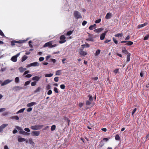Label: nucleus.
Wrapping results in <instances>:
<instances>
[{
    "label": "nucleus",
    "mask_w": 149,
    "mask_h": 149,
    "mask_svg": "<svg viewBox=\"0 0 149 149\" xmlns=\"http://www.w3.org/2000/svg\"><path fill=\"white\" fill-rule=\"evenodd\" d=\"M43 126V125H36L31 126V128L32 130H38L41 129Z\"/></svg>",
    "instance_id": "1"
},
{
    "label": "nucleus",
    "mask_w": 149,
    "mask_h": 149,
    "mask_svg": "<svg viewBox=\"0 0 149 149\" xmlns=\"http://www.w3.org/2000/svg\"><path fill=\"white\" fill-rule=\"evenodd\" d=\"M56 44L52 45V41H50L45 43L43 45V47H49V48H52L55 47L56 46Z\"/></svg>",
    "instance_id": "2"
},
{
    "label": "nucleus",
    "mask_w": 149,
    "mask_h": 149,
    "mask_svg": "<svg viewBox=\"0 0 149 149\" xmlns=\"http://www.w3.org/2000/svg\"><path fill=\"white\" fill-rule=\"evenodd\" d=\"M74 15L75 18L77 19L81 18L82 17L80 13L78 11H74Z\"/></svg>",
    "instance_id": "3"
},
{
    "label": "nucleus",
    "mask_w": 149,
    "mask_h": 149,
    "mask_svg": "<svg viewBox=\"0 0 149 149\" xmlns=\"http://www.w3.org/2000/svg\"><path fill=\"white\" fill-rule=\"evenodd\" d=\"M15 127L19 130L20 131L19 132V133L25 135H29V133L25 132L23 131L22 129L19 127L18 126H16Z\"/></svg>",
    "instance_id": "4"
},
{
    "label": "nucleus",
    "mask_w": 149,
    "mask_h": 149,
    "mask_svg": "<svg viewBox=\"0 0 149 149\" xmlns=\"http://www.w3.org/2000/svg\"><path fill=\"white\" fill-rule=\"evenodd\" d=\"M60 40L59 41V43L60 44L63 43L66 41V37L63 35H62L60 37Z\"/></svg>",
    "instance_id": "5"
},
{
    "label": "nucleus",
    "mask_w": 149,
    "mask_h": 149,
    "mask_svg": "<svg viewBox=\"0 0 149 149\" xmlns=\"http://www.w3.org/2000/svg\"><path fill=\"white\" fill-rule=\"evenodd\" d=\"M20 54V53H19L13 56L11 59V61L13 62H16L17 60V58L19 56Z\"/></svg>",
    "instance_id": "6"
},
{
    "label": "nucleus",
    "mask_w": 149,
    "mask_h": 149,
    "mask_svg": "<svg viewBox=\"0 0 149 149\" xmlns=\"http://www.w3.org/2000/svg\"><path fill=\"white\" fill-rule=\"evenodd\" d=\"M40 134V132L39 131H33L31 133V135L34 136H38Z\"/></svg>",
    "instance_id": "7"
},
{
    "label": "nucleus",
    "mask_w": 149,
    "mask_h": 149,
    "mask_svg": "<svg viewBox=\"0 0 149 149\" xmlns=\"http://www.w3.org/2000/svg\"><path fill=\"white\" fill-rule=\"evenodd\" d=\"M23 89V88L19 86H14L13 88V90L14 91H15L16 92L22 89Z\"/></svg>",
    "instance_id": "8"
},
{
    "label": "nucleus",
    "mask_w": 149,
    "mask_h": 149,
    "mask_svg": "<svg viewBox=\"0 0 149 149\" xmlns=\"http://www.w3.org/2000/svg\"><path fill=\"white\" fill-rule=\"evenodd\" d=\"M13 81V80H10L9 79H6L5 80L3 83H2L1 84V86H3L5 85H6L10 82H11L12 81Z\"/></svg>",
    "instance_id": "9"
},
{
    "label": "nucleus",
    "mask_w": 149,
    "mask_h": 149,
    "mask_svg": "<svg viewBox=\"0 0 149 149\" xmlns=\"http://www.w3.org/2000/svg\"><path fill=\"white\" fill-rule=\"evenodd\" d=\"M8 125V124H3L0 126V132H2L3 130Z\"/></svg>",
    "instance_id": "10"
},
{
    "label": "nucleus",
    "mask_w": 149,
    "mask_h": 149,
    "mask_svg": "<svg viewBox=\"0 0 149 149\" xmlns=\"http://www.w3.org/2000/svg\"><path fill=\"white\" fill-rule=\"evenodd\" d=\"M104 29L102 28H99L97 29H95L94 30V31L98 33H100Z\"/></svg>",
    "instance_id": "11"
},
{
    "label": "nucleus",
    "mask_w": 149,
    "mask_h": 149,
    "mask_svg": "<svg viewBox=\"0 0 149 149\" xmlns=\"http://www.w3.org/2000/svg\"><path fill=\"white\" fill-rule=\"evenodd\" d=\"M26 143H29L30 144H31L33 146L35 144L32 139L31 138L29 139L26 140Z\"/></svg>",
    "instance_id": "12"
},
{
    "label": "nucleus",
    "mask_w": 149,
    "mask_h": 149,
    "mask_svg": "<svg viewBox=\"0 0 149 149\" xmlns=\"http://www.w3.org/2000/svg\"><path fill=\"white\" fill-rule=\"evenodd\" d=\"M79 54L81 56H85L87 55V53L83 51L82 49H80Z\"/></svg>",
    "instance_id": "13"
},
{
    "label": "nucleus",
    "mask_w": 149,
    "mask_h": 149,
    "mask_svg": "<svg viewBox=\"0 0 149 149\" xmlns=\"http://www.w3.org/2000/svg\"><path fill=\"white\" fill-rule=\"evenodd\" d=\"M41 77H39L37 76H34L32 78V79L33 81H38L39 80Z\"/></svg>",
    "instance_id": "14"
},
{
    "label": "nucleus",
    "mask_w": 149,
    "mask_h": 149,
    "mask_svg": "<svg viewBox=\"0 0 149 149\" xmlns=\"http://www.w3.org/2000/svg\"><path fill=\"white\" fill-rule=\"evenodd\" d=\"M37 103L35 102H32L27 104L26 105L27 107H31L36 105Z\"/></svg>",
    "instance_id": "15"
},
{
    "label": "nucleus",
    "mask_w": 149,
    "mask_h": 149,
    "mask_svg": "<svg viewBox=\"0 0 149 149\" xmlns=\"http://www.w3.org/2000/svg\"><path fill=\"white\" fill-rule=\"evenodd\" d=\"M107 31H105L104 33H102L100 36V39L101 40H104Z\"/></svg>",
    "instance_id": "16"
},
{
    "label": "nucleus",
    "mask_w": 149,
    "mask_h": 149,
    "mask_svg": "<svg viewBox=\"0 0 149 149\" xmlns=\"http://www.w3.org/2000/svg\"><path fill=\"white\" fill-rule=\"evenodd\" d=\"M86 40L93 42L94 41V39L91 35L90 34L88 36V38L86 39Z\"/></svg>",
    "instance_id": "17"
},
{
    "label": "nucleus",
    "mask_w": 149,
    "mask_h": 149,
    "mask_svg": "<svg viewBox=\"0 0 149 149\" xmlns=\"http://www.w3.org/2000/svg\"><path fill=\"white\" fill-rule=\"evenodd\" d=\"M31 65L32 66H38L39 65V63L37 62H35L31 63Z\"/></svg>",
    "instance_id": "18"
},
{
    "label": "nucleus",
    "mask_w": 149,
    "mask_h": 149,
    "mask_svg": "<svg viewBox=\"0 0 149 149\" xmlns=\"http://www.w3.org/2000/svg\"><path fill=\"white\" fill-rule=\"evenodd\" d=\"M19 72L22 73L26 70V68H23L22 67H21L19 68Z\"/></svg>",
    "instance_id": "19"
},
{
    "label": "nucleus",
    "mask_w": 149,
    "mask_h": 149,
    "mask_svg": "<svg viewBox=\"0 0 149 149\" xmlns=\"http://www.w3.org/2000/svg\"><path fill=\"white\" fill-rule=\"evenodd\" d=\"M96 24H94L93 25L90 26L89 27V29L90 30H93V29H95L96 28Z\"/></svg>",
    "instance_id": "20"
},
{
    "label": "nucleus",
    "mask_w": 149,
    "mask_h": 149,
    "mask_svg": "<svg viewBox=\"0 0 149 149\" xmlns=\"http://www.w3.org/2000/svg\"><path fill=\"white\" fill-rule=\"evenodd\" d=\"M111 14L110 13H107L105 16V18L106 19H109L111 18Z\"/></svg>",
    "instance_id": "21"
},
{
    "label": "nucleus",
    "mask_w": 149,
    "mask_h": 149,
    "mask_svg": "<svg viewBox=\"0 0 149 149\" xmlns=\"http://www.w3.org/2000/svg\"><path fill=\"white\" fill-rule=\"evenodd\" d=\"M26 139L22 137H18V141L19 142H22L23 141H26Z\"/></svg>",
    "instance_id": "22"
},
{
    "label": "nucleus",
    "mask_w": 149,
    "mask_h": 149,
    "mask_svg": "<svg viewBox=\"0 0 149 149\" xmlns=\"http://www.w3.org/2000/svg\"><path fill=\"white\" fill-rule=\"evenodd\" d=\"M147 24V23H145L144 24H139L138 26V27L139 28H140L143 27L144 26H146Z\"/></svg>",
    "instance_id": "23"
},
{
    "label": "nucleus",
    "mask_w": 149,
    "mask_h": 149,
    "mask_svg": "<svg viewBox=\"0 0 149 149\" xmlns=\"http://www.w3.org/2000/svg\"><path fill=\"white\" fill-rule=\"evenodd\" d=\"M62 70H57L56 72V75H60L61 74Z\"/></svg>",
    "instance_id": "24"
},
{
    "label": "nucleus",
    "mask_w": 149,
    "mask_h": 149,
    "mask_svg": "<svg viewBox=\"0 0 149 149\" xmlns=\"http://www.w3.org/2000/svg\"><path fill=\"white\" fill-rule=\"evenodd\" d=\"M11 119H14L16 120H18L19 119V118L17 116H14L11 117L10 118Z\"/></svg>",
    "instance_id": "25"
},
{
    "label": "nucleus",
    "mask_w": 149,
    "mask_h": 149,
    "mask_svg": "<svg viewBox=\"0 0 149 149\" xmlns=\"http://www.w3.org/2000/svg\"><path fill=\"white\" fill-rule=\"evenodd\" d=\"M28 57L27 56L24 55L22 58L21 61L22 62H23L24 61L26 60L27 59Z\"/></svg>",
    "instance_id": "26"
},
{
    "label": "nucleus",
    "mask_w": 149,
    "mask_h": 149,
    "mask_svg": "<svg viewBox=\"0 0 149 149\" xmlns=\"http://www.w3.org/2000/svg\"><path fill=\"white\" fill-rule=\"evenodd\" d=\"M133 43V42L130 41H127V43L125 44V45L128 46H130L132 45Z\"/></svg>",
    "instance_id": "27"
},
{
    "label": "nucleus",
    "mask_w": 149,
    "mask_h": 149,
    "mask_svg": "<svg viewBox=\"0 0 149 149\" xmlns=\"http://www.w3.org/2000/svg\"><path fill=\"white\" fill-rule=\"evenodd\" d=\"M82 47V48L84 49L85 47H90V45L88 44H86L85 45H81Z\"/></svg>",
    "instance_id": "28"
},
{
    "label": "nucleus",
    "mask_w": 149,
    "mask_h": 149,
    "mask_svg": "<svg viewBox=\"0 0 149 149\" xmlns=\"http://www.w3.org/2000/svg\"><path fill=\"white\" fill-rule=\"evenodd\" d=\"M114 36L116 37H122L123 36V34L122 33H118L115 34Z\"/></svg>",
    "instance_id": "29"
},
{
    "label": "nucleus",
    "mask_w": 149,
    "mask_h": 149,
    "mask_svg": "<svg viewBox=\"0 0 149 149\" xmlns=\"http://www.w3.org/2000/svg\"><path fill=\"white\" fill-rule=\"evenodd\" d=\"M25 108H22L20 109L19 111H18L17 113V114H18L20 113H23L24 110H25Z\"/></svg>",
    "instance_id": "30"
},
{
    "label": "nucleus",
    "mask_w": 149,
    "mask_h": 149,
    "mask_svg": "<svg viewBox=\"0 0 149 149\" xmlns=\"http://www.w3.org/2000/svg\"><path fill=\"white\" fill-rule=\"evenodd\" d=\"M15 42V43H22L24 42L25 40H19V41L14 40Z\"/></svg>",
    "instance_id": "31"
},
{
    "label": "nucleus",
    "mask_w": 149,
    "mask_h": 149,
    "mask_svg": "<svg viewBox=\"0 0 149 149\" xmlns=\"http://www.w3.org/2000/svg\"><path fill=\"white\" fill-rule=\"evenodd\" d=\"M101 50L100 49H97L95 54V56H98L100 54Z\"/></svg>",
    "instance_id": "32"
},
{
    "label": "nucleus",
    "mask_w": 149,
    "mask_h": 149,
    "mask_svg": "<svg viewBox=\"0 0 149 149\" xmlns=\"http://www.w3.org/2000/svg\"><path fill=\"white\" fill-rule=\"evenodd\" d=\"M88 97H89V101L92 102L93 100V97L92 95H88Z\"/></svg>",
    "instance_id": "33"
},
{
    "label": "nucleus",
    "mask_w": 149,
    "mask_h": 149,
    "mask_svg": "<svg viewBox=\"0 0 149 149\" xmlns=\"http://www.w3.org/2000/svg\"><path fill=\"white\" fill-rule=\"evenodd\" d=\"M131 55L130 53H129L127 55V62H129L130 60V56Z\"/></svg>",
    "instance_id": "34"
},
{
    "label": "nucleus",
    "mask_w": 149,
    "mask_h": 149,
    "mask_svg": "<svg viewBox=\"0 0 149 149\" xmlns=\"http://www.w3.org/2000/svg\"><path fill=\"white\" fill-rule=\"evenodd\" d=\"M53 75V74L52 73H50L49 74H45V76L46 77H52Z\"/></svg>",
    "instance_id": "35"
},
{
    "label": "nucleus",
    "mask_w": 149,
    "mask_h": 149,
    "mask_svg": "<svg viewBox=\"0 0 149 149\" xmlns=\"http://www.w3.org/2000/svg\"><path fill=\"white\" fill-rule=\"evenodd\" d=\"M15 82L16 83H18L19 81V78L18 77H16L15 79Z\"/></svg>",
    "instance_id": "36"
},
{
    "label": "nucleus",
    "mask_w": 149,
    "mask_h": 149,
    "mask_svg": "<svg viewBox=\"0 0 149 149\" xmlns=\"http://www.w3.org/2000/svg\"><path fill=\"white\" fill-rule=\"evenodd\" d=\"M56 127V126L55 125H52L51 126V131H53L55 129Z\"/></svg>",
    "instance_id": "37"
},
{
    "label": "nucleus",
    "mask_w": 149,
    "mask_h": 149,
    "mask_svg": "<svg viewBox=\"0 0 149 149\" xmlns=\"http://www.w3.org/2000/svg\"><path fill=\"white\" fill-rule=\"evenodd\" d=\"M149 38V33L146 35L144 37V40H147Z\"/></svg>",
    "instance_id": "38"
},
{
    "label": "nucleus",
    "mask_w": 149,
    "mask_h": 149,
    "mask_svg": "<svg viewBox=\"0 0 149 149\" xmlns=\"http://www.w3.org/2000/svg\"><path fill=\"white\" fill-rule=\"evenodd\" d=\"M122 52L123 53H125V54H127L128 53L127 51L126 50L125 48H124L122 50Z\"/></svg>",
    "instance_id": "39"
},
{
    "label": "nucleus",
    "mask_w": 149,
    "mask_h": 149,
    "mask_svg": "<svg viewBox=\"0 0 149 149\" xmlns=\"http://www.w3.org/2000/svg\"><path fill=\"white\" fill-rule=\"evenodd\" d=\"M73 32V31H70L68 32L67 33V36H70L71 35Z\"/></svg>",
    "instance_id": "40"
},
{
    "label": "nucleus",
    "mask_w": 149,
    "mask_h": 149,
    "mask_svg": "<svg viewBox=\"0 0 149 149\" xmlns=\"http://www.w3.org/2000/svg\"><path fill=\"white\" fill-rule=\"evenodd\" d=\"M91 103V102L89 100H87L86 101V104L87 105H89Z\"/></svg>",
    "instance_id": "41"
},
{
    "label": "nucleus",
    "mask_w": 149,
    "mask_h": 149,
    "mask_svg": "<svg viewBox=\"0 0 149 149\" xmlns=\"http://www.w3.org/2000/svg\"><path fill=\"white\" fill-rule=\"evenodd\" d=\"M115 139L116 140H119L120 139V137L119 135L117 134L116 136Z\"/></svg>",
    "instance_id": "42"
},
{
    "label": "nucleus",
    "mask_w": 149,
    "mask_h": 149,
    "mask_svg": "<svg viewBox=\"0 0 149 149\" xmlns=\"http://www.w3.org/2000/svg\"><path fill=\"white\" fill-rule=\"evenodd\" d=\"M31 82V81H26L24 84V85L25 86H26L29 85L30 84V83Z\"/></svg>",
    "instance_id": "43"
},
{
    "label": "nucleus",
    "mask_w": 149,
    "mask_h": 149,
    "mask_svg": "<svg viewBox=\"0 0 149 149\" xmlns=\"http://www.w3.org/2000/svg\"><path fill=\"white\" fill-rule=\"evenodd\" d=\"M41 89L40 87H38L35 91V93H37L40 91V90Z\"/></svg>",
    "instance_id": "44"
},
{
    "label": "nucleus",
    "mask_w": 149,
    "mask_h": 149,
    "mask_svg": "<svg viewBox=\"0 0 149 149\" xmlns=\"http://www.w3.org/2000/svg\"><path fill=\"white\" fill-rule=\"evenodd\" d=\"M56 61V60L54 59L51 58L50 60V62H52L54 63H55Z\"/></svg>",
    "instance_id": "45"
},
{
    "label": "nucleus",
    "mask_w": 149,
    "mask_h": 149,
    "mask_svg": "<svg viewBox=\"0 0 149 149\" xmlns=\"http://www.w3.org/2000/svg\"><path fill=\"white\" fill-rule=\"evenodd\" d=\"M36 82L35 81L32 82L31 83V86H34L36 85Z\"/></svg>",
    "instance_id": "46"
},
{
    "label": "nucleus",
    "mask_w": 149,
    "mask_h": 149,
    "mask_svg": "<svg viewBox=\"0 0 149 149\" xmlns=\"http://www.w3.org/2000/svg\"><path fill=\"white\" fill-rule=\"evenodd\" d=\"M54 91L56 93H58V89L56 87H54Z\"/></svg>",
    "instance_id": "47"
},
{
    "label": "nucleus",
    "mask_w": 149,
    "mask_h": 149,
    "mask_svg": "<svg viewBox=\"0 0 149 149\" xmlns=\"http://www.w3.org/2000/svg\"><path fill=\"white\" fill-rule=\"evenodd\" d=\"M60 88H61V89H64L65 88V86L64 85V84H62V85H61L60 86Z\"/></svg>",
    "instance_id": "48"
},
{
    "label": "nucleus",
    "mask_w": 149,
    "mask_h": 149,
    "mask_svg": "<svg viewBox=\"0 0 149 149\" xmlns=\"http://www.w3.org/2000/svg\"><path fill=\"white\" fill-rule=\"evenodd\" d=\"M44 59V58L43 57H41L39 58V60L40 61H42Z\"/></svg>",
    "instance_id": "49"
},
{
    "label": "nucleus",
    "mask_w": 149,
    "mask_h": 149,
    "mask_svg": "<svg viewBox=\"0 0 149 149\" xmlns=\"http://www.w3.org/2000/svg\"><path fill=\"white\" fill-rule=\"evenodd\" d=\"M54 81L55 82H57L58 81V77H55L54 78Z\"/></svg>",
    "instance_id": "50"
},
{
    "label": "nucleus",
    "mask_w": 149,
    "mask_h": 149,
    "mask_svg": "<svg viewBox=\"0 0 149 149\" xmlns=\"http://www.w3.org/2000/svg\"><path fill=\"white\" fill-rule=\"evenodd\" d=\"M101 21V19H99L95 21V22L96 24L99 23Z\"/></svg>",
    "instance_id": "51"
},
{
    "label": "nucleus",
    "mask_w": 149,
    "mask_h": 149,
    "mask_svg": "<svg viewBox=\"0 0 149 149\" xmlns=\"http://www.w3.org/2000/svg\"><path fill=\"white\" fill-rule=\"evenodd\" d=\"M46 88L47 90H49L51 89V86L49 84L47 85L46 86Z\"/></svg>",
    "instance_id": "52"
},
{
    "label": "nucleus",
    "mask_w": 149,
    "mask_h": 149,
    "mask_svg": "<svg viewBox=\"0 0 149 149\" xmlns=\"http://www.w3.org/2000/svg\"><path fill=\"white\" fill-rule=\"evenodd\" d=\"M0 35L2 36H3V37H4V33H3V32L0 29Z\"/></svg>",
    "instance_id": "53"
},
{
    "label": "nucleus",
    "mask_w": 149,
    "mask_h": 149,
    "mask_svg": "<svg viewBox=\"0 0 149 149\" xmlns=\"http://www.w3.org/2000/svg\"><path fill=\"white\" fill-rule=\"evenodd\" d=\"M113 42H114L116 44H118V41L114 38H113Z\"/></svg>",
    "instance_id": "54"
},
{
    "label": "nucleus",
    "mask_w": 149,
    "mask_h": 149,
    "mask_svg": "<svg viewBox=\"0 0 149 149\" xmlns=\"http://www.w3.org/2000/svg\"><path fill=\"white\" fill-rule=\"evenodd\" d=\"M32 76L31 74H27L25 76V77L27 78H30Z\"/></svg>",
    "instance_id": "55"
},
{
    "label": "nucleus",
    "mask_w": 149,
    "mask_h": 149,
    "mask_svg": "<svg viewBox=\"0 0 149 149\" xmlns=\"http://www.w3.org/2000/svg\"><path fill=\"white\" fill-rule=\"evenodd\" d=\"M32 110V108L29 107L27 109V111L28 112H29L31 111Z\"/></svg>",
    "instance_id": "56"
},
{
    "label": "nucleus",
    "mask_w": 149,
    "mask_h": 149,
    "mask_svg": "<svg viewBox=\"0 0 149 149\" xmlns=\"http://www.w3.org/2000/svg\"><path fill=\"white\" fill-rule=\"evenodd\" d=\"M52 90H49V91L48 92L47 94L48 95H50L51 94H52Z\"/></svg>",
    "instance_id": "57"
},
{
    "label": "nucleus",
    "mask_w": 149,
    "mask_h": 149,
    "mask_svg": "<svg viewBox=\"0 0 149 149\" xmlns=\"http://www.w3.org/2000/svg\"><path fill=\"white\" fill-rule=\"evenodd\" d=\"M32 43V41L31 40H30L29 42V46L31 47H33V46L31 44V43Z\"/></svg>",
    "instance_id": "58"
},
{
    "label": "nucleus",
    "mask_w": 149,
    "mask_h": 149,
    "mask_svg": "<svg viewBox=\"0 0 149 149\" xmlns=\"http://www.w3.org/2000/svg\"><path fill=\"white\" fill-rule=\"evenodd\" d=\"M119 71L118 69H116L115 70H114V72L116 74H117L118 73Z\"/></svg>",
    "instance_id": "59"
},
{
    "label": "nucleus",
    "mask_w": 149,
    "mask_h": 149,
    "mask_svg": "<svg viewBox=\"0 0 149 149\" xmlns=\"http://www.w3.org/2000/svg\"><path fill=\"white\" fill-rule=\"evenodd\" d=\"M87 23V22L86 21H84L82 23V25L83 26H85Z\"/></svg>",
    "instance_id": "60"
},
{
    "label": "nucleus",
    "mask_w": 149,
    "mask_h": 149,
    "mask_svg": "<svg viewBox=\"0 0 149 149\" xmlns=\"http://www.w3.org/2000/svg\"><path fill=\"white\" fill-rule=\"evenodd\" d=\"M29 71H28V70L26 71L24 73L23 75H26V74H27L29 73Z\"/></svg>",
    "instance_id": "61"
},
{
    "label": "nucleus",
    "mask_w": 149,
    "mask_h": 149,
    "mask_svg": "<svg viewBox=\"0 0 149 149\" xmlns=\"http://www.w3.org/2000/svg\"><path fill=\"white\" fill-rule=\"evenodd\" d=\"M136 108H135V109H134L133 110V111H132V115H133L134 114L136 111Z\"/></svg>",
    "instance_id": "62"
},
{
    "label": "nucleus",
    "mask_w": 149,
    "mask_h": 149,
    "mask_svg": "<svg viewBox=\"0 0 149 149\" xmlns=\"http://www.w3.org/2000/svg\"><path fill=\"white\" fill-rule=\"evenodd\" d=\"M6 110L5 108H2L0 109V112H3Z\"/></svg>",
    "instance_id": "63"
},
{
    "label": "nucleus",
    "mask_w": 149,
    "mask_h": 149,
    "mask_svg": "<svg viewBox=\"0 0 149 149\" xmlns=\"http://www.w3.org/2000/svg\"><path fill=\"white\" fill-rule=\"evenodd\" d=\"M24 130L25 131H26V132H30V129H29V128H25L24 129Z\"/></svg>",
    "instance_id": "64"
}]
</instances>
